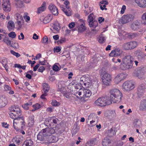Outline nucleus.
<instances>
[{
    "instance_id": "nucleus-1",
    "label": "nucleus",
    "mask_w": 146,
    "mask_h": 146,
    "mask_svg": "<svg viewBox=\"0 0 146 146\" xmlns=\"http://www.w3.org/2000/svg\"><path fill=\"white\" fill-rule=\"evenodd\" d=\"M9 110L10 113H9L10 117L14 119L13 122V126L14 129L18 131L20 129L16 126L17 123H21L22 125L21 126V129H23V127L25 125V122L24 118L22 116H19L21 115V112L20 109L15 105L12 106Z\"/></svg>"
},
{
    "instance_id": "nucleus-2",
    "label": "nucleus",
    "mask_w": 146,
    "mask_h": 146,
    "mask_svg": "<svg viewBox=\"0 0 146 146\" xmlns=\"http://www.w3.org/2000/svg\"><path fill=\"white\" fill-rule=\"evenodd\" d=\"M110 95H106L99 98L96 100H124L120 91L116 88L110 90Z\"/></svg>"
},
{
    "instance_id": "nucleus-3",
    "label": "nucleus",
    "mask_w": 146,
    "mask_h": 146,
    "mask_svg": "<svg viewBox=\"0 0 146 146\" xmlns=\"http://www.w3.org/2000/svg\"><path fill=\"white\" fill-rule=\"evenodd\" d=\"M133 61V58L131 55L125 56L123 58L121 63L120 66L121 68L123 70H125L132 68Z\"/></svg>"
},
{
    "instance_id": "nucleus-4",
    "label": "nucleus",
    "mask_w": 146,
    "mask_h": 146,
    "mask_svg": "<svg viewBox=\"0 0 146 146\" xmlns=\"http://www.w3.org/2000/svg\"><path fill=\"white\" fill-rule=\"evenodd\" d=\"M135 83L132 81H127L122 85V89L124 91L128 92L133 89L135 88Z\"/></svg>"
},
{
    "instance_id": "nucleus-5",
    "label": "nucleus",
    "mask_w": 146,
    "mask_h": 146,
    "mask_svg": "<svg viewBox=\"0 0 146 146\" xmlns=\"http://www.w3.org/2000/svg\"><path fill=\"white\" fill-rule=\"evenodd\" d=\"M104 115L110 121L114 119L117 116L115 111L114 110H106L105 111Z\"/></svg>"
},
{
    "instance_id": "nucleus-6",
    "label": "nucleus",
    "mask_w": 146,
    "mask_h": 146,
    "mask_svg": "<svg viewBox=\"0 0 146 146\" xmlns=\"http://www.w3.org/2000/svg\"><path fill=\"white\" fill-rule=\"evenodd\" d=\"M64 3L65 5V7H64L63 5H60V8L61 10L64 12L66 15L69 16L71 15V11L68 5L69 2L66 0L65 1Z\"/></svg>"
},
{
    "instance_id": "nucleus-7",
    "label": "nucleus",
    "mask_w": 146,
    "mask_h": 146,
    "mask_svg": "<svg viewBox=\"0 0 146 146\" xmlns=\"http://www.w3.org/2000/svg\"><path fill=\"white\" fill-rule=\"evenodd\" d=\"M102 79L104 84L108 86L110 84L111 80V76L109 74L105 73L102 76Z\"/></svg>"
},
{
    "instance_id": "nucleus-8",
    "label": "nucleus",
    "mask_w": 146,
    "mask_h": 146,
    "mask_svg": "<svg viewBox=\"0 0 146 146\" xmlns=\"http://www.w3.org/2000/svg\"><path fill=\"white\" fill-rule=\"evenodd\" d=\"M134 17V16L131 14L124 15L121 18V22L122 24L128 23L132 21Z\"/></svg>"
},
{
    "instance_id": "nucleus-9",
    "label": "nucleus",
    "mask_w": 146,
    "mask_h": 146,
    "mask_svg": "<svg viewBox=\"0 0 146 146\" xmlns=\"http://www.w3.org/2000/svg\"><path fill=\"white\" fill-rule=\"evenodd\" d=\"M74 85L72 84H70L67 86L65 87V91H63L64 93V95L66 98H68L69 96L67 92H69L72 93L74 91L73 90V88L74 87Z\"/></svg>"
},
{
    "instance_id": "nucleus-10",
    "label": "nucleus",
    "mask_w": 146,
    "mask_h": 146,
    "mask_svg": "<svg viewBox=\"0 0 146 146\" xmlns=\"http://www.w3.org/2000/svg\"><path fill=\"white\" fill-rule=\"evenodd\" d=\"M137 45V43L135 41H132L126 43L124 45V48L125 50H128L134 48Z\"/></svg>"
},
{
    "instance_id": "nucleus-11",
    "label": "nucleus",
    "mask_w": 146,
    "mask_h": 146,
    "mask_svg": "<svg viewBox=\"0 0 146 146\" xmlns=\"http://www.w3.org/2000/svg\"><path fill=\"white\" fill-rule=\"evenodd\" d=\"M3 8L4 10L7 12H9L11 10L10 3L9 0H4L2 4Z\"/></svg>"
},
{
    "instance_id": "nucleus-12",
    "label": "nucleus",
    "mask_w": 146,
    "mask_h": 146,
    "mask_svg": "<svg viewBox=\"0 0 146 146\" xmlns=\"http://www.w3.org/2000/svg\"><path fill=\"white\" fill-rule=\"evenodd\" d=\"M122 52V51L119 48H115L111 51L109 54V56H110L116 57L120 56Z\"/></svg>"
},
{
    "instance_id": "nucleus-13",
    "label": "nucleus",
    "mask_w": 146,
    "mask_h": 146,
    "mask_svg": "<svg viewBox=\"0 0 146 146\" xmlns=\"http://www.w3.org/2000/svg\"><path fill=\"white\" fill-rule=\"evenodd\" d=\"M50 11L54 15L57 16L58 14V10L56 6L54 4H50L48 7Z\"/></svg>"
},
{
    "instance_id": "nucleus-14",
    "label": "nucleus",
    "mask_w": 146,
    "mask_h": 146,
    "mask_svg": "<svg viewBox=\"0 0 146 146\" xmlns=\"http://www.w3.org/2000/svg\"><path fill=\"white\" fill-rule=\"evenodd\" d=\"M146 85L145 84H142L140 85L137 88V94L138 96L140 98L145 92Z\"/></svg>"
},
{
    "instance_id": "nucleus-15",
    "label": "nucleus",
    "mask_w": 146,
    "mask_h": 146,
    "mask_svg": "<svg viewBox=\"0 0 146 146\" xmlns=\"http://www.w3.org/2000/svg\"><path fill=\"white\" fill-rule=\"evenodd\" d=\"M112 103L111 101H95L94 104L97 106L100 107H104L106 105H110Z\"/></svg>"
},
{
    "instance_id": "nucleus-16",
    "label": "nucleus",
    "mask_w": 146,
    "mask_h": 146,
    "mask_svg": "<svg viewBox=\"0 0 146 146\" xmlns=\"http://www.w3.org/2000/svg\"><path fill=\"white\" fill-rule=\"evenodd\" d=\"M37 139L43 141L46 139V128L43 129L37 135Z\"/></svg>"
},
{
    "instance_id": "nucleus-17",
    "label": "nucleus",
    "mask_w": 146,
    "mask_h": 146,
    "mask_svg": "<svg viewBox=\"0 0 146 146\" xmlns=\"http://www.w3.org/2000/svg\"><path fill=\"white\" fill-rule=\"evenodd\" d=\"M52 27L53 29H51V30L53 33H59L60 28L59 23L57 21L53 24Z\"/></svg>"
},
{
    "instance_id": "nucleus-18",
    "label": "nucleus",
    "mask_w": 146,
    "mask_h": 146,
    "mask_svg": "<svg viewBox=\"0 0 146 146\" xmlns=\"http://www.w3.org/2000/svg\"><path fill=\"white\" fill-rule=\"evenodd\" d=\"M80 22L81 23L78 27V31L79 33H81L85 31L86 30V27L85 25L84 22L82 19L79 20Z\"/></svg>"
},
{
    "instance_id": "nucleus-19",
    "label": "nucleus",
    "mask_w": 146,
    "mask_h": 146,
    "mask_svg": "<svg viewBox=\"0 0 146 146\" xmlns=\"http://www.w3.org/2000/svg\"><path fill=\"white\" fill-rule=\"evenodd\" d=\"M111 143V140L108 137H106L103 140L102 145L103 146H110Z\"/></svg>"
},
{
    "instance_id": "nucleus-20",
    "label": "nucleus",
    "mask_w": 146,
    "mask_h": 146,
    "mask_svg": "<svg viewBox=\"0 0 146 146\" xmlns=\"http://www.w3.org/2000/svg\"><path fill=\"white\" fill-rule=\"evenodd\" d=\"M47 137H46V139L47 141L49 143H54L57 141L58 140L57 138L55 136L52 135H49V136L47 135Z\"/></svg>"
},
{
    "instance_id": "nucleus-21",
    "label": "nucleus",
    "mask_w": 146,
    "mask_h": 146,
    "mask_svg": "<svg viewBox=\"0 0 146 146\" xmlns=\"http://www.w3.org/2000/svg\"><path fill=\"white\" fill-rule=\"evenodd\" d=\"M131 27L134 30L139 29L140 27V24L139 21L138 20L135 21L132 24Z\"/></svg>"
},
{
    "instance_id": "nucleus-22",
    "label": "nucleus",
    "mask_w": 146,
    "mask_h": 146,
    "mask_svg": "<svg viewBox=\"0 0 146 146\" xmlns=\"http://www.w3.org/2000/svg\"><path fill=\"white\" fill-rule=\"evenodd\" d=\"M135 2L140 7H146V0H135Z\"/></svg>"
},
{
    "instance_id": "nucleus-23",
    "label": "nucleus",
    "mask_w": 146,
    "mask_h": 146,
    "mask_svg": "<svg viewBox=\"0 0 146 146\" xmlns=\"http://www.w3.org/2000/svg\"><path fill=\"white\" fill-rule=\"evenodd\" d=\"M86 77L85 76H83L80 79V84L81 86L84 88H86V81H87V80H88V79H87L86 80Z\"/></svg>"
},
{
    "instance_id": "nucleus-24",
    "label": "nucleus",
    "mask_w": 146,
    "mask_h": 146,
    "mask_svg": "<svg viewBox=\"0 0 146 146\" xmlns=\"http://www.w3.org/2000/svg\"><path fill=\"white\" fill-rule=\"evenodd\" d=\"M15 28L14 22L12 21H10L7 24V28L9 31H13Z\"/></svg>"
},
{
    "instance_id": "nucleus-25",
    "label": "nucleus",
    "mask_w": 146,
    "mask_h": 146,
    "mask_svg": "<svg viewBox=\"0 0 146 146\" xmlns=\"http://www.w3.org/2000/svg\"><path fill=\"white\" fill-rule=\"evenodd\" d=\"M46 9V3L44 2L40 7H39L37 8V14H40L44 11Z\"/></svg>"
},
{
    "instance_id": "nucleus-26",
    "label": "nucleus",
    "mask_w": 146,
    "mask_h": 146,
    "mask_svg": "<svg viewBox=\"0 0 146 146\" xmlns=\"http://www.w3.org/2000/svg\"><path fill=\"white\" fill-rule=\"evenodd\" d=\"M135 54L139 58H143L144 57V53L140 50L136 51L135 52Z\"/></svg>"
},
{
    "instance_id": "nucleus-27",
    "label": "nucleus",
    "mask_w": 146,
    "mask_h": 146,
    "mask_svg": "<svg viewBox=\"0 0 146 146\" xmlns=\"http://www.w3.org/2000/svg\"><path fill=\"white\" fill-rule=\"evenodd\" d=\"M33 143L31 139L26 140L23 144L22 146H33Z\"/></svg>"
},
{
    "instance_id": "nucleus-28",
    "label": "nucleus",
    "mask_w": 146,
    "mask_h": 146,
    "mask_svg": "<svg viewBox=\"0 0 146 146\" xmlns=\"http://www.w3.org/2000/svg\"><path fill=\"white\" fill-rule=\"evenodd\" d=\"M139 109L142 111H144L146 110V101H142L140 103Z\"/></svg>"
},
{
    "instance_id": "nucleus-29",
    "label": "nucleus",
    "mask_w": 146,
    "mask_h": 146,
    "mask_svg": "<svg viewBox=\"0 0 146 146\" xmlns=\"http://www.w3.org/2000/svg\"><path fill=\"white\" fill-rule=\"evenodd\" d=\"M81 90H80L78 91L74 90L72 94L76 96L79 99H81L82 97L80 96L82 94Z\"/></svg>"
},
{
    "instance_id": "nucleus-30",
    "label": "nucleus",
    "mask_w": 146,
    "mask_h": 146,
    "mask_svg": "<svg viewBox=\"0 0 146 146\" xmlns=\"http://www.w3.org/2000/svg\"><path fill=\"white\" fill-rule=\"evenodd\" d=\"M106 38L104 35L101 34L98 37V40L100 43H102L105 42Z\"/></svg>"
},
{
    "instance_id": "nucleus-31",
    "label": "nucleus",
    "mask_w": 146,
    "mask_h": 146,
    "mask_svg": "<svg viewBox=\"0 0 146 146\" xmlns=\"http://www.w3.org/2000/svg\"><path fill=\"white\" fill-rule=\"evenodd\" d=\"M84 95L83 96V97H89L91 94V93L90 90H89L84 89L83 91Z\"/></svg>"
},
{
    "instance_id": "nucleus-32",
    "label": "nucleus",
    "mask_w": 146,
    "mask_h": 146,
    "mask_svg": "<svg viewBox=\"0 0 146 146\" xmlns=\"http://www.w3.org/2000/svg\"><path fill=\"white\" fill-rule=\"evenodd\" d=\"M89 25L90 27L95 28L98 26V23L96 21H93L89 23Z\"/></svg>"
},
{
    "instance_id": "nucleus-33",
    "label": "nucleus",
    "mask_w": 146,
    "mask_h": 146,
    "mask_svg": "<svg viewBox=\"0 0 146 146\" xmlns=\"http://www.w3.org/2000/svg\"><path fill=\"white\" fill-rule=\"evenodd\" d=\"M42 86L43 87V92H44V93L40 96V98L41 99L44 100L45 99V97L46 96V83H43Z\"/></svg>"
},
{
    "instance_id": "nucleus-34",
    "label": "nucleus",
    "mask_w": 146,
    "mask_h": 146,
    "mask_svg": "<svg viewBox=\"0 0 146 146\" xmlns=\"http://www.w3.org/2000/svg\"><path fill=\"white\" fill-rule=\"evenodd\" d=\"M134 127L136 128H139L141 126V122L139 120H136L133 123Z\"/></svg>"
},
{
    "instance_id": "nucleus-35",
    "label": "nucleus",
    "mask_w": 146,
    "mask_h": 146,
    "mask_svg": "<svg viewBox=\"0 0 146 146\" xmlns=\"http://www.w3.org/2000/svg\"><path fill=\"white\" fill-rule=\"evenodd\" d=\"M47 131V133H48V135H47L49 136V135H51L50 134H52L54 133L55 132L54 129L53 128H46V131Z\"/></svg>"
},
{
    "instance_id": "nucleus-36",
    "label": "nucleus",
    "mask_w": 146,
    "mask_h": 146,
    "mask_svg": "<svg viewBox=\"0 0 146 146\" xmlns=\"http://www.w3.org/2000/svg\"><path fill=\"white\" fill-rule=\"evenodd\" d=\"M141 23L144 25H146V13H144L141 17Z\"/></svg>"
},
{
    "instance_id": "nucleus-37",
    "label": "nucleus",
    "mask_w": 146,
    "mask_h": 146,
    "mask_svg": "<svg viewBox=\"0 0 146 146\" xmlns=\"http://www.w3.org/2000/svg\"><path fill=\"white\" fill-rule=\"evenodd\" d=\"M3 41L7 45H10L11 44V42L8 37H5L3 39Z\"/></svg>"
},
{
    "instance_id": "nucleus-38",
    "label": "nucleus",
    "mask_w": 146,
    "mask_h": 146,
    "mask_svg": "<svg viewBox=\"0 0 146 146\" xmlns=\"http://www.w3.org/2000/svg\"><path fill=\"white\" fill-rule=\"evenodd\" d=\"M136 76L139 79H141L144 78V73L140 71L136 73Z\"/></svg>"
},
{
    "instance_id": "nucleus-39",
    "label": "nucleus",
    "mask_w": 146,
    "mask_h": 146,
    "mask_svg": "<svg viewBox=\"0 0 146 146\" xmlns=\"http://www.w3.org/2000/svg\"><path fill=\"white\" fill-rule=\"evenodd\" d=\"M121 80H123L127 76V74L124 73H121L117 75Z\"/></svg>"
},
{
    "instance_id": "nucleus-40",
    "label": "nucleus",
    "mask_w": 146,
    "mask_h": 146,
    "mask_svg": "<svg viewBox=\"0 0 146 146\" xmlns=\"http://www.w3.org/2000/svg\"><path fill=\"white\" fill-rule=\"evenodd\" d=\"M94 15L93 14H90L88 16V22L89 23L93 21Z\"/></svg>"
},
{
    "instance_id": "nucleus-41",
    "label": "nucleus",
    "mask_w": 146,
    "mask_h": 146,
    "mask_svg": "<svg viewBox=\"0 0 146 146\" xmlns=\"http://www.w3.org/2000/svg\"><path fill=\"white\" fill-rule=\"evenodd\" d=\"M52 15L48 14L46 16V23L49 22L52 18Z\"/></svg>"
},
{
    "instance_id": "nucleus-42",
    "label": "nucleus",
    "mask_w": 146,
    "mask_h": 146,
    "mask_svg": "<svg viewBox=\"0 0 146 146\" xmlns=\"http://www.w3.org/2000/svg\"><path fill=\"white\" fill-rule=\"evenodd\" d=\"M86 80L87 79H88L87 80V81H86V83L87 84L86 86H85L86 88H87L89 87L90 85H91L92 81L90 80V79L89 78L86 77Z\"/></svg>"
},
{
    "instance_id": "nucleus-43",
    "label": "nucleus",
    "mask_w": 146,
    "mask_h": 146,
    "mask_svg": "<svg viewBox=\"0 0 146 146\" xmlns=\"http://www.w3.org/2000/svg\"><path fill=\"white\" fill-rule=\"evenodd\" d=\"M114 81L115 84H118L119 83L121 80L120 79L119 76L117 75L114 79Z\"/></svg>"
},
{
    "instance_id": "nucleus-44",
    "label": "nucleus",
    "mask_w": 146,
    "mask_h": 146,
    "mask_svg": "<svg viewBox=\"0 0 146 146\" xmlns=\"http://www.w3.org/2000/svg\"><path fill=\"white\" fill-rule=\"evenodd\" d=\"M16 19L17 21H23V18L22 15L19 14H17L16 15Z\"/></svg>"
},
{
    "instance_id": "nucleus-45",
    "label": "nucleus",
    "mask_w": 146,
    "mask_h": 146,
    "mask_svg": "<svg viewBox=\"0 0 146 146\" xmlns=\"http://www.w3.org/2000/svg\"><path fill=\"white\" fill-rule=\"evenodd\" d=\"M94 143L93 141H89L87 142L86 144V146H94Z\"/></svg>"
},
{
    "instance_id": "nucleus-46",
    "label": "nucleus",
    "mask_w": 146,
    "mask_h": 146,
    "mask_svg": "<svg viewBox=\"0 0 146 146\" xmlns=\"http://www.w3.org/2000/svg\"><path fill=\"white\" fill-rule=\"evenodd\" d=\"M32 104L30 103L29 104L27 103L22 105V107L25 110H27L29 109L28 105H31Z\"/></svg>"
},
{
    "instance_id": "nucleus-47",
    "label": "nucleus",
    "mask_w": 146,
    "mask_h": 146,
    "mask_svg": "<svg viewBox=\"0 0 146 146\" xmlns=\"http://www.w3.org/2000/svg\"><path fill=\"white\" fill-rule=\"evenodd\" d=\"M7 103V101H0V108L5 107Z\"/></svg>"
},
{
    "instance_id": "nucleus-48",
    "label": "nucleus",
    "mask_w": 146,
    "mask_h": 146,
    "mask_svg": "<svg viewBox=\"0 0 146 146\" xmlns=\"http://www.w3.org/2000/svg\"><path fill=\"white\" fill-rule=\"evenodd\" d=\"M16 35L15 34V32H13V31L11 32L8 34L9 36L12 38H15Z\"/></svg>"
},
{
    "instance_id": "nucleus-49",
    "label": "nucleus",
    "mask_w": 146,
    "mask_h": 146,
    "mask_svg": "<svg viewBox=\"0 0 146 146\" xmlns=\"http://www.w3.org/2000/svg\"><path fill=\"white\" fill-rule=\"evenodd\" d=\"M10 52L11 54L15 56L17 58L20 57L21 56L19 53L16 52L13 50H11Z\"/></svg>"
},
{
    "instance_id": "nucleus-50",
    "label": "nucleus",
    "mask_w": 146,
    "mask_h": 146,
    "mask_svg": "<svg viewBox=\"0 0 146 146\" xmlns=\"http://www.w3.org/2000/svg\"><path fill=\"white\" fill-rule=\"evenodd\" d=\"M11 46L16 49L18 48L19 47L18 43L17 42H15L13 44H11Z\"/></svg>"
},
{
    "instance_id": "nucleus-51",
    "label": "nucleus",
    "mask_w": 146,
    "mask_h": 146,
    "mask_svg": "<svg viewBox=\"0 0 146 146\" xmlns=\"http://www.w3.org/2000/svg\"><path fill=\"white\" fill-rule=\"evenodd\" d=\"M51 104L54 106H58L60 105V103L57 101H52Z\"/></svg>"
},
{
    "instance_id": "nucleus-52",
    "label": "nucleus",
    "mask_w": 146,
    "mask_h": 146,
    "mask_svg": "<svg viewBox=\"0 0 146 146\" xmlns=\"http://www.w3.org/2000/svg\"><path fill=\"white\" fill-rule=\"evenodd\" d=\"M52 68L53 70L55 72L58 71L59 70V67L56 64L53 65Z\"/></svg>"
},
{
    "instance_id": "nucleus-53",
    "label": "nucleus",
    "mask_w": 146,
    "mask_h": 146,
    "mask_svg": "<svg viewBox=\"0 0 146 146\" xmlns=\"http://www.w3.org/2000/svg\"><path fill=\"white\" fill-rule=\"evenodd\" d=\"M61 50V47L59 46H56L54 49V52H58Z\"/></svg>"
},
{
    "instance_id": "nucleus-54",
    "label": "nucleus",
    "mask_w": 146,
    "mask_h": 146,
    "mask_svg": "<svg viewBox=\"0 0 146 146\" xmlns=\"http://www.w3.org/2000/svg\"><path fill=\"white\" fill-rule=\"evenodd\" d=\"M50 118V121H52L53 123L56 124L57 123V121H58V119L54 117H51Z\"/></svg>"
},
{
    "instance_id": "nucleus-55",
    "label": "nucleus",
    "mask_w": 146,
    "mask_h": 146,
    "mask_svg": "<svg viewBox=\"0 0 146 146\" xmlns=\"http://www.w3.org/2000/svg\"><path fill=\"white\" fill-rule=\"evenodd\" d=\"M33 107L34 108H35V109L38 110L40 108V105L36 103L35 104L33 105Z\"/></svg>"
},
{
    "instance_id": "nucleus-56",
    "label": "nucleus",
    "mask_w": 146,
    "mask_h": 146,
    "mask_svg": "<svg viewBox=\"0 0 146 146\" xmlns=\"http://www.w3.org/2000/svg\"><path fill=\"white\" fill-rule=\"evenodd\" d=\"M23 2L21 0H18L16 2L15 4L18 7H20L23 4Z\"/></svg>"
},
{
    "instance_id": "nucleus-57",
    "label": "nucleus",
    "mask_w": 146,
    "mask_h": 146,
    "mask_svg": "<svg viewBox=\"0 0 146 146\" xmlns=\"http://www.w3.org/2000/svg\"><path fill=\"white\" fill-rule=\"evenodd\" d=\"M34 116L32 115L30 116L29 117V119L31 121V125H33L34 122Z\"/></svg>"
},
{
    "instance_id": "nucleus-58",
    "label": "nucleus",
    "mask_w": 146,
    "mask_h": 146,
    "mask_svg": "<svg viewBox=\"0 0 146 146\" xmlns=\"http://www.w3.org/2000/svg\"><path fill=\"white\" fill-rule=\"evenodd\" d=\"M75 25L74 22H72L69 24L68 27L70 29H72L74 27Z\"/></svg>"
},
{
    "instance_id": "nucleus-59",
    "label": "nucleus",
    "mask_w": 146,
    "mask_h": 146,
    "mask_svg": "<svg viewBox=\"0 0 146 146\" xmlns=\"http://www.w3.org/2000/svg\"><path fill=\"white\" fill-rule=\"evenodd\" d=\"M65 38H62L58 41V43L59 44H61L64 42L65 41Z\"/></svg>"
},
{
    "instance_id": "nucleus-60",
    "label": "nucleus",
    "mask_w": 146,
    "mask_h": 146,
    "mask_svg": "<svg viewBox=\"0 0 146 146\" xmlns=\"http://www.w3.org/2000/svg\"><path fill=\"white\" fill-rule=\"evenodd\" d=\"M106 5L104 4V5H102L100 4V9L102 10H103L104 9L107 10V9L106 8Z\"/></svg>"
},
{
    "instance_id": "nucleus-61",
    "label": "nucleus",
    "mask_w": 146,
    "mask_h": 146,
    "mask_svg": "<svg viewBox=\"0 0 146 146\" xmlns=\"http://www.w3.org/2000/svg\"><path fill=\"white\" fill-rule=\"evenodd\" d=\"M4 88L5 90H11V88L10 87L9 85H5L4 87Z\"/></svg>"
},
{
    "instance_id": "nucleus-62",
    "label": "nucleus",
    "mask_w": 146,
    "mask_h": 146,
    "mask_svg": "<svg viewBox=\"0 0 146 146\" xmlns=\"http://www.w3.org/2000/svg\"><path fill=\"white\" fill-rule=\"evenodd\" d=\"M126 9V6L125 5H123L122 6V8L121 9V13L122 14H123L124 13Z\"/></svg>"
},
{
    "instance_id": "nucleus-63",
    "label": "nucleus",
    "mask_w": 146,
    "mask_h": 146,
    "mask_svg": "<svg viewBox=\"0 0 146 146\" xmlns=\"http://www.w3.org/2000/svg\"><path fill=\"white\" fill-rule=\"evenodd\" d=\"M99 4L108 5V3L107 1H102L99 3Z\"/></svg>"
},
{
    "instance_id": "nucleus-64",
    "label": "nucleus",
    "mask_w": 146,
    "mask_h": 146,
    "mask_svg": "<svg viewBox=\"0 0 146 146\" xmlns=\"http://www.w3.org/2000/svg\"><path fill=\"white\" fill-rule=\"evenodd\" d=\"M23 21H17V24H18V25H19V28H21L22 27V25H23V24L21 23V22L22 21H23Z\"/></svg>"
}]
</instances>
